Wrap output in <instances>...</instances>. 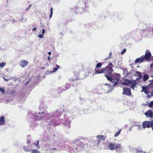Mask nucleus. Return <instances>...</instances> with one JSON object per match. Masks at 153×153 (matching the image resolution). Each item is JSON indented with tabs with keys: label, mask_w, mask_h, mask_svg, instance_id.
<instances>
[{
	"label": "nucleus",
	"mask_w": 153,
	"mask_h": 153,
	"mask_svg": "<svg viewBox=\"0 0 153 153\" xmlns=\"http://www.w3.org/2000/svg\"><path fill=\"white\" fill-rule=\"evenodd\" d=\"M23 149H24V150L25 151H30V150H27V148L26 147L24 146L23 147Z\"/></svg>",
	"instance_id": "26"
},
{
	"label": "nucleus",
	"mask_w": 153,
	"mask_h": 153,
	"mask_svg": "<svg viewBox=\"0 0 153 153\" xmlns=\"http://www.w3.org/2000/svg\"><path fill=\"white\" fill-rule=\"evenodd\" d=\"M121 132V130H120L117 131L116 133L115 134L114 136L116 137L118 136L120 134Z\"/></svg>",
	"instance_id": "17"
},
{
	"label": "nucleus",
	"mask_w": 153,
	"mask_h": 153,
	"mask_svg": "<svg viewBox=\"0 0 153 153\" xmlns=\"http://www.w3.org/2000/svg\"><path fill=\"white\" fill-rule=\"evenodd\" d=\"M105 76L106 77L107 79L108 80L110 81L111 82H112L113 83H114L113 85L114 86H115L118 84V80L117 79H116L113 80V79H112V78L111 76L107 75H105Z\"/></svg>",
	"instance_id": "3"
},
{
	"label": "nucleus",
	"mask_w": 153,
	"mask_h": 153,
	"mask_svg": "<svg viewBox=\"0 0 153 153\" xmlns=\"http://www.w3.org/2000/svg\"><path fill=\"white\" fill-rule=\"evenodd\" d=\"M149 76L147 74H146L143 76V79L144 81L147 80L149 78Z\"/></svg>",
	"instance_id": "15"
},
{
	"label": "nucleus",
	"mask_w": 153,
	"mask_h": 153,
	"mask_svg": "<svg viewBox=\"0 0 153 153\" xmlns=\"http://www.w3.org/2000/svg\"><path fill=\"white\" fill-rule=\"evenodd\" d=\"M123 94L126 95L127 96H130L131 95V90L130 88H123Z\"/></svg>",
	"instance_id": "4"
},
{
	"label": "nucleus",
	"mask_w": 153,
	"mask_h": 153,
	"mask_svg": "<svg viewBox=\"0 0 153 153\" xmlns=\"http://www.w3.org/2000/svg\"><path fill=\"white\" fill-rule=\"evenodd\" d=\"M151 95L152 96H153V92H152L151 93Z\"/></svg>",
	"instance_id": "39"
},
{
	"label": "nucleus",
	"mask_w": 153,
	"mask_h": 153,
	"mask_svg": "<svg viewBox=\"0 0 153 153\" xmlns=\"http://www.w3.org/2000/svg\"><path fill=\"white\" fill-rule=\"evenodd\" d=\"M105 137L102 135H98L97 136V138L98 139H104Z\"/></svg>",
	"instance_id": "16"
},
{
	"label": "nucleus",
	"mask_w": 153,
	"mask_h": 153,
	"mask_svg": "<svg viewBox=\"0 0 153 153\" xmlns=\"http://www.w3.org/2000/svg\"><path fill=\"white\" fill-rule=\"evenodd\" d=\"M45 30L44 29H43L42 30V34L44 36V33H45Z\"/></svg>",
	"instance_id": "30"
},
{
	"label": "nucleus",
	"mask_w": 153,
	"mask_h": 153,
	"mask_svg": "<svg viewBox=\"0 0 153 153\" xmlns=\"http://www.w3.org/2000/svg\"><path fill=\"white\" fill-rule=\"evenodd\" d=\"M31 153H40V152L38 150L36 149H34L32 150Z\"/></svg>",
	"instance_id": "19"
},
{
	"label": "nucleus",
	"mask_w": 153,
	"mask_h": 153,
	"mask_svg": "<svg viewBox=\"0 0 153 153\" xmlns=\"http://www.w3.org/2000/svg\"><path fill=\"white\" fill-rule=\"evenodd\" d=\"M52 14H51L50 15V18H51L52 17Z\"/></svg>",
	"instance_id": "41"
},
{
	"label": "nucleus",
	"mask_w": 153,
	"mask_h": 153,
	"mask_svg": "<svg viewBox=\"0 0 153 153\" xmlns=\"http://www.w3.org/2000/svg\"><path fill=\"white\" fill-rule=\"evenodd\" d=\"M102 66V63H98L96 66V67L97 68H100Z\"/></svg>",
	"instance_id": "21"
},
{
	"label": "nucleus",
	"mask_w": 153,
	"mask_h": 153,
	"mask_svg": "<svg viewBox=\"0 0 153 153\" xmlns=\"http://www.w3.org/2000/svg\"><path fill=\"white\" fill-rule=\"evenodd\" d=\"M48 60L49 61L50 60V56H48Z\"/></svg>",
	"instance_id": "42"
},
{
	"label": "nucleus",
	"mask_w": 153,
	"mask_h": 153,
	"mask_svg": "<svg viewBox=\"0 0 153 153\" xmlns=\"http://www.w3.org/2000/svg\"><path fill=\"white\" fill-rule=\"evenodd\" d=\"M57 70V68H53V72H55Z\"/></svg>",
	"instance_id": "29"
},
{
	"label": "nucleus",
	"mask_w": 153,
	"mask_h": 153,
	"mask_svg": "<svg viewBox=\"0 0 153 153\" xmlns=\"http://www.w3.org/2000/svg\"><path fill=\"white\" fill-rule=\"evenodd\" d=\"M97 70H95V72L94 73V74H97Z\"/></svg>",
	"instance_id": "33"
},
{
	"label": "nucleus",
	"mask_w": 153,
	"mask_h": 153,
	"mask_svg": "<svg viewBox=\"0 0 153 153\" xmlns=\"http://www.w3.org/2000/svg\"><path fill=\"white\" fill-rule=\"evenodd\" d=\"M38 37L40 38H43V36L42 34H40L39 36H38Z\"/></svg>",
	"instance_id": "28"
},
{
	"label": "nucleus",
	"mask_w": 153,
	"mask_h": 153,
	"mask_svg": "<svg viewBox=\"0 0 153 153\" xmlns=\"http://www.w3.org/2000/svg\"><path fill=\"white\" fill-rule=\"evenodd\" d=\"M28 64V62L26 60H22L20 61V65L22 67L24 68Z\"/></svg>",
	"instance_id": "6"
},
{
	"label": "nucleus",
	"mask_w": 153,
	"mask_h": 153,
	"mask_svg": "<svg viewBox=\"0 0 153 153\" xmlns=\"http://www.w3.org/2000/svg\"><path fill=\"white\" fill-rule=\"evenodd\" d=\"M51 14H53V10H51Z\"/></svg>",
	"instance_id": "43"
},
{
	"label": "nucleus",
	"mask_w": 153,
	"mask_h": 153,
	"mask_svg": "<svg viewBox=\"0 0 153 153\" xmlns=\"http://www.w3.org/2000/svg\"><path fill=\"white\" fill-rule=\"evenodd\" d=\"M32 6L31 4L26 9V11H27L28 10H29L31 7V6Z\"/></svg>",
	"instance_id": "25"
},
{
	"label": "nucleus",
	"mask_w": 153,
	"mask_h": 153,
	"mask_svg": "<svg viewBox=\"0 0 153 153\" xmlns=\"http://www.w3.org/2000/svg\"><path fill=\"white\" fill-rule=\"evenodd\" d=\"M5 90L4 89V88H0V91L2 93H4L5 92Z\"/></svg>",
	"instance_id": "24"
},
{
	"label": "nucleus",
	"mask_w": 153,
	"mask_h": 153,
	"mask_svg": "<svg viewBox=\"0 0 153 153\" xmlns=\"http://www.w3.org/2000/svg\"><path fill=\"white\" fill-rule=\"evenodd\" d=\"M55 149V148H54V149H53V150H54V149Z\"/></svg>",
	"instance_id": "49"
},
{
	"label": "nucleus",
	"mask_w": 153,
	"mask_h": 153,
	"mask_svg": "<svg viewBox=\"0 0 153 153\" xmlns=\"http://www.w3.org/2000/svg\"><path fill=\"white\" fill-rule=\"evenodd\" d=\"M27 143L28 144L30 143V140H28Z\"/></svg>",
	"instance_id": "36"
},
{
	"label": "nucleus",
	"mask_w": 153,
	"mask_h": 153,
	"mask_svg": "<svg viewBox=\"0 0 153 153\" xmlns=\"http://www.w3.org/2000/svg\"><path fill=\"white\" fill-rule=\"evenodd\" d=\"M56 67H57L56 68H57V69H59L60 68L59 66V65H56Z\"/></svg>",
	"instance_id": "32"
},
{
	"label": "nucleus",
	"mask_w": 153,
	"mask_h": 153,
	"mask_svg": "<svg viewBox=\"0 0 153 153\" xmlns=\"http://www.w3.org/2000/svg\"><path fill=\"white\" fill-rule=\"evenodd\" d=\"M105 71V68H102L100 69V70L97 71V74H99L100 73H103Z\"/></svg>",
	"instance_id": "14"
},
{
	"label": "nucleus",
	"mask_w": 153,
	"mask_h": 153,
	"mask_svg": "<svg viewBox=\"0 0 153 153\" xmlns=\"http://www.w3.org/2000/svg\"><path fill=\"white\" fill-rule=\"evenodd\" d=\"M138 126L139 127H140V126Z\"/></svg>",
	"instance_id": "47"
},
{
	"label": "nucleus",
	"mask_w": 153,
	"mask_h": 153,
	"mask_svg": "<svg viewBox=\"0 0 153 153\" xmlns=\"http://www.w3.org/2000/svg\"><path fill=\"white\" fill-rule=\"evenodd\" d=\"M6 65V64H5L4 62H2V63H0V67L3 68L4 67V66Z\"/></svg>",
	"instance_id": "23"
},
{
	"label": "nucleus",
	"mask_w": 153,
	"mask_h": 153,
	"mask_svg": "<svg viewBox=\"0 0 153 153\" xmlns=\"http://www.w3.org/2000/svg\"><path fill=\"white\" fill-rule=\"evenodd\" d=\"M4 79L5 80V81H6V82L8 81V80H9V79H7L5 78L4 77Z\"/></svg>",
	"instance_id": "31"
},
{
	"label": "nucleus",
	"mask_w": 153,
	"mask_h": 153,
	"mask_svg": "<svg viewBox=\"0 0 153 153\" xmlns=\"http://www.w3.org/2000/svg\"><path fill=\"white\" fill-rule=\"evenodd\" d=\"M112 90H108V91L107 92V93H109V92H111V91H112Z\"/></svg>",
	"instance_id": "35"
},
{
	"label": "nucleus",
	"mask_w": 153,
	"mask_h": 153,
	"mask_svg": "<svg viewBox=\"0 0 153 153\" xmlns=\"http://www.w3.org/2000/svg\"><path fill=\"white\" fill-rule=\"evenodd\" d=\"M149 106L150 108H152L153 107V101H151L149 104Z\"/></svg>",
	"instance_id": "20"
},
{
	"label": "nucleus",
	"mask_w": 153,
	"mask_h": 153,
	"mask_svg": "<svg viewBox=\"0 0 153 153\" xmlns=\"http://www.w3.org/2000/svg\"><path fill=\"white\" fill-rule=\"evenodd\" d=\"M151 55V53L149 51H146V52L145 56L143 55L140 57L136 59L135 60V63L139 62L140 63H141L144 60H146L147 61H149Z\"/></svg>",
	"instance_id": "1"
},
{
	"label": "nucleus",
	"mask_w": 153,
	"mask_h": 153,
	"mask_svg": "<svg viewBox=\"0 0 153 153\" xmlns=\"http://www.w3.org/2000/svg\"><path fill=\"white\" fill-rule=\"evenodd\" d=\"M121 149V145L120 144L117 143H114V149L117 150L118 149Z\"/></svg>",
	"instance_id": "11"
},
{
	"label": "nucleus",
	"mask_w": 153,
	"mask_h": 153,
	"mask_svg": "<svg viewBox=\"0 0 153 153\" xmlns=\"http://www.w3.org/2000/svg\"><path fill=\"white\" fill-rule=\"evenodd\" d=\"M48 54L51 55V53L50 52H48Z\"/></svg>",
	"instance_id": "37"
},
{
	"label": "nucleus",
	"mask_w": 153,
	"mask_h": 153,
	"mask_svg": "<svg viewBox=\"0 0 153 153\" xmlns=\"http://www.w3.org/2000/svg\"><path fill=\"white\" fill-rule=\"evenodd\" d=\"M148 97L149 98L150 97V96L149 95H148Z\"/></svg>",
	"instance_id": "45"
},
{
	"label": "nucleus",
	"mask_w": 153,
	"mask_h": 153,
	"mask_svg": "<svg viewBox=\"0 0 153 153\" xmlns=\"http://www.w3.org/2000/svg\"><path fill=\"white\" fill-rule=\"evenodd\" d=\"M126 51V49H125L123 50L121 52V53L122 54H124Z\"/></svg>",
	"instance_id": "27"
},
{
	"label": "nucleus",
	"mask_w": 153,
	"mask_h": 153,
	"mask_svg": "<svg viewBox=\"0 0 153 153\" xmlns=\"http://www.w3.org/2000/svg\"><path fill=\"white\" fill-rule=\"evenodd\" d=\"M39 144V141H37V143L36 144L34 143V145H36V147L37 149H39V146L38 145V144Z\"/></svg>",
	"instance_id": "22"
},
{
	"label": "nucleus",
	"mask_w": 153,
	"mask_h": 153,
	"mask_svg": "<svg viewBox=\"0 0 153 153\" xmlns=\"http://www.w3.org/2000/svg\"><path fill=\"white\" fill-rule=\"evenodd\" d=\"M5 122V118L4 116H2L0 117V125L4 124Z\"/></svg>",
	"instance_id": "9"
},
{
	"label": "nucleus",
	"mask_w": 153,
	"mask_h": 153,
	"mask_svg": "<svg viewBox=\"0 0 153 153\" xmlns=\"http://www.w3.org/2000/svg\"><path fill=\"white\" fill-rule=\"evenodd\" d=\"M151 67H153V64H151L150 65Z\"/></svg>",
	"instance_id": "38"
},
{
	"label": "nucleus",
	"mask_w": 153,
	"mask_h": 153,
	"mask_svg": "<svg viewBox=\"0 0 153 153\" xmlns=\"http://www.w3.org/2000/svg\"><path fill=\"white\" fill-rule=\"evenodd\" d=\"M142 90L141 91V92H144L146 94H148V87L147 86H142Z\"/></svg>",
	"instance_id": "8"
},
{
	"label": "nucleus",
	"mask_w": 153,
	"mask_h": 153,
	"mask_svg": "<svg viewBox=\"0 0 153 153\" xmlns=\"http://www.w3.org/2000/svg\"><path fill=\"white\" fill-rule=\"evenodd\" d=\"M131 88L133 89H134V86H131Z\"/></svg>",
	"instance_id": "44"
},
{
	"label": "nucleus",
	"mask_w": 153,
	"mask_h": 153,
	"mask_svg": "<svg viewBox=\"0 0 153 153\" xmlns=\"http://www.w3.org/2000/svg\"><path fill=\"white\" fill-rule=\"evenodd\" d=\"M135 76H138V78H137V79L138 80L140 79L142 77V76L141 74V73L140 72L138 71H137L136 72L135 74Z\"/></svg>",
	"instance_id": "10"
},
{
	"label": "nucleus",
	"mask_w": 153,
	"mask_h": 153,
	"mask_svg": "<svg viewBox=\"0 0 153 153\" xmlns=\"http://www.w3.org/2000/svg\"><path fill=\"white\" fill-rule=\"evenodd\" d=\"M109 65H112V63H109V64H108Z\"/></svg>",
	"instance_id": "40"
},
{
	"label": "nucleus",
	"mask_w": 153,
	"mask_h": 153,
	"mask_svg": "<svg viewBox=\"0 0 153 153\" xmlns=\"http://www.w3.org/2000/svg\"><path fill=\"white\" fill-rule=\"evenodd\" d=\"M53 10V8L52 7L51 9V10Z\"/></svg>",
	"instance_id": "46"
},
{
	"label": "nucleus",
	"mask_w": 153,
	"mask_h": 153,
	"mask_svg": "<svg viewBox=\"0 0 153 153\" xmlns=\"http://www.w3.org/2000/svg\"><path fill=\"white\" fill-rule=\"evenodd\" d=\"M108 85V84L107 83H106V84H105V85Z\"/></svg>",
	"instance_id": "48"
},
{
	"label": "nucleus",
	"mask_w": 153,
	"mask_h": 153,
	"mask_svg": "<svg viewBox=\"0 0 153 153\" xmlns=\"http://www.w3.org/2000/svg\"><path fill=\"white\" fill-rule=\"evenodd\" d=\"M131 82L129 80H127L125 82H123L122 83V84L123 85H128L131 83Z\"/></svg>",
	"instance_id": "13"
},
{
	"label": "nucleus",
	"mask_w": 153,
	"mask_h": 153,
	"mask_svg": "<svg viewBox=\"0 0 153 153\" xmlns=\"http://www.w3.org/2000/svg\"><path fill=\"white\" fill-rule=\"evenodd\" d=\"M111 54V53L110 54H109V56H110Z\"/></svg>",
	"instance_id": "50"
},
{
	"label": "nucleus",
	"mask_w": 153,
	"mask_h": 153,
	"mask_svg": "<svg viewBox=\"0 0 153 153\" xmlns=\"http://www.w3.org/2000/svg\"><path fill=\"white\" fill-rule=\"evenodd\" d=\"M142 126L144 128H145L146 127L149 128L151 127L153 130V121L144 122L143 123Z\"/></svg>",
	"instance_id": "2"
},
{
	"label": "nucleus",
	"mask_w": 153,
	"mask_h": 153,
	"mask_svg": "<svg viewBox=\"0 0 153 153\" xmlns=\"http://www.w3.org/2000/svg\"><path fill=\"white\" fill-rule=\"evenodd\" d=\"M105 71L109 74H110L113 71V69L111 67L107 66L106 68H105Z\"/></svg>",
	"instance_id": "7"
},
{
	"label": "nucleus",
	"mask_w": 153,
	"mask_h": 153,
	"mask_svg": "<svg viewBox=\"0 0 153 153\" xmlns=\"http://www.w3.org/2000/svg\"><path fill=\"white\" fill-rule=\"evenodd\" d=\"M36 30V27H35V28H33L32 29V30L33 31L35 30Z\"/></svg>",
	"instance_id": "34"
},
{
	"label": "nucleus",
	"mask_w": 153,
	"mask_h": 153,
	"mask_svg": "<svg viewBox=\"0 0 153 153\" xmlns=\"http://www.w3.org/2000/svg\"><path fill=\"white\" fill-rule=\"evenodd\" d=\"M43 112H42L41 113H39L38 114V117L40 118V119H42V117L43 116Z\"/></svg>",
	"instance_id": "18"
},
{
	"label": "nucleus",
	"mask_w": 153,
	"mask_h": 153,
	"mask_svg": "<svg viewBox=\"0 0 153 153\" xmlns=\"http://www.w3.org/2000/svg\"><path fill=\"white\" fill-rule=\"evenodd\" d=\"M109 149L111 150L114 149V143H110L109 144L108 146Z\"/></svg>",
	"instance_id": "12"
},
{
	"label": "nucleus",
	"mask_w": 153,
	"mask_h": 153,
	"mask_svg": "<svg viewBox=\"0 0 153 153\" xmlns=\"http://www.w3.org/2000/svg\"><path fill=\"white\" fill-rule=\"evenodd\" d=\"M144 114L147 117H149L150 118H152L153 117V114L151 110L148 111L147 112L145 113Z\"/></svg>",
	"instance_id": "5"
}]
</instances>
